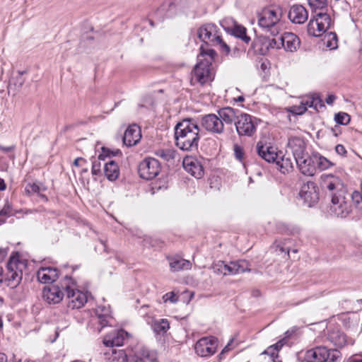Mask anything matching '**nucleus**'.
<instances>
[{
    "label": "nucleus",
    "mask_w": 362,
    "mask_h": 362,
    "mask_svg": "<svg viewBox=\"0 0 362 362\" xmlns=\"http://www.w3.org/2000/svg\"><path fill=\"white\" fill-rule=\"evenodd\" d=\"M315 171L318 169L320 170H325L333 165V163L327 158L321 156L318 153H313Z\"/></svg>",
    "instance_id": "32"
},
{
    "label": "nucleus",
    "mask_w": 362,
    "mask_h": 362,
    "mask_svg": "<svg viewBox=\"0 0 362 362\" xmlns=\"http://www.w3.org/2000/svg\"><path fill=\"white\" fill-rule=\"evenodd\" d=\"M128 337V333L124 329L115 330L105 335L103 338V344L107 347L113 348L121 346L124 340Z\"/></svg>",
    "instance_id": "17"
},
{
    "label": "nucleus",
    "mask_w": 362,
    "mask_h": 362,
    "mask_svg": "<svg viewBox=\"0 0 362 362\" xmlns=\"http://www.w3.org/2000/svg\"><path fill=\"white\" fill-rule=\"evenodd\" d=\"M299 194L308 207L313 206L319 199L318 187L312 181L307 182L301 187Z\"/></svg>",
    "instance_id": "13"
},
{
    "label": "nucleus",
    "mask_w": 362,
    "mask_h": 362,
    "mask_svg": "<svg viewBox=\"0 0 362 362\" xmlns=\"http://www.w3.org/2000/svg\"><path fill=\"white\" fill-rule=\"evenodd\" d=\"M0 362H7V357L4 353H0Z\"/></svg>",
    "instance_id": "59"
},
{
    "label": "nucleus",
    "mask_w": 362,
    "mask_h": 362,
    "mask_svg": "<svg viewBox=\"0 0 362 362\" xmlns=\"http://www.w3.org/2000/svg\"><path fill=\"white\" fill-rule=\"evenodd\" d=\"M169 261V266L170 271L173 272H180L181 270H188L192 267V264L189 261L178 258V257H168Z\"/></svg>",
    "instance_id": "29"
},
{
    "label": "nucleus",
    "mask_w": 362,
    "mask_h": 362,
    "mask_svg": "<svg viewBox=\"0 0 362 362\" xmlns=\"http://www.w3.org/2000/svg\"><path fill=\"white\" fill-rule=\"evenodd\" d=\"M310 6L317 11V10H322L327 4V0H308Z\"/></svg>",
    "instance_id": "42"
},
{
    "label": "nucleus",
    "mask_w": 362,
    "mask_h": 362,
    "mask_svg": "<svg viewBox=\"0 0 362 362\" xmlns=\"http://www.w3.org/2000/svg\"><path fill=\"white\" fill-rule=\"evenodd\" d=\"M281 18V10L277 7L264 8L258 14V24L264 30L275 36L279 33V23Z\"/></svg>",
    "instance_id": "5"
},
{
    "label": "nucleus",
    "mask_w": 362,
    "mask_h": 362,
    "mask_svg": "<svg viewBox=\"0 0 362 362\" xmlns=\"http://www.w3.org/2000/svg\"><path fill=\"white\" fill-rule=\"evenodd\" d=\"M325 187L331 192V211L337 217H345L349 214V206L344 197L343 185L341 181L333 176L325 182Z\"/></svg>",
    "instance_id": "3"
},
{
    "label": "nucleus",
    "mask_w": 362,
    "mask_h": 362,
    "mask_svg": "<svg viewBox=\"0 0 362 362\" xmlns=\"http://www.w3.org/2000/svg\"><path fill=\"white\" fill-rule=\"evenodd\" d=\"M224 268L226 269V276L235 275L249 271L245 261L230 262L229 264L225 263Z\"/></svg>",
    "instance_id": "27"
},
{
    "label": "nucleus",
    "mask_w": 362,
    "mask_h": 362,
    "mask_svg": "<svg viewBox=\"0 0 362 362\" xmlns=\"http://www.w3.org/2000/svg\"><path fill=\"white\" fill-rule=\"evenodd\" d=\"M325 38L327 39H325V43L330 49H333L337 47V38L335 33L330 32L327 36H325Z\"/></svg>",
    "instance_id": "39"
},
{
    "label": "nucleus",
    "mask_w": 362,
    "mask_h": 362,
    "mask_svg": "<svg viewBox=\"0 0 362 362\" xmlns=\"http://www.w3.org/2000/svg\"><path fill=\"white\" fill-rule=\"evenodd\" d=\"M336 97L334 95H329L326 98L325 101L328 105H332L335 100Z\"/></svg>",
    "instance_id": "56"
},
{
    "label": "nucleus",
    "mask_w": 362,
    "mask_h": 362,
    "mask_svg": "<svg viewBox=\"0 0 362 362\" xmlns=\"http://www.w3.org/2000/svg\"><path fill=\"white\" fill-rule=\"evenodd\" d=\"M341 356L337 349H328L325 346H317L305 353L306 362H335Z\"/></svg>",
    "instance_id": "7"
},
{
    "label": "nucleus",
    "mask_w": 362,
    "mask_h": 362,
    "mask_svg": "<svg viewBox=\"0 0 362 362\" xmlns=\"http://www.w3.org/2000/svg\"><path fill=\"white\" fill-rule=\"evenodd\" d=\"M352 362H362V358L354 359Z\"/></svg>",
    "instance_id": "64"
},
{
    "label": "nucleus",
    "mask_w": 362,
    "mask_h": 362,
    "mask_svg": "<svg viewBox=\"0 0 362 362\" xmlns=\"http://www.w3.org/2000/svg\"><path fill=\"white\" fill-rule=\"evenodd\" d=\"M59 272L57 268L48 267H41L37 272V277L42 284H50L54 282L59 277Z\"/></svg>",
    "instance_id": "21"
},
{
    "label": "nucleus",
    "mask_w": 362,
    "mask_h": 362,
    "mask_svg": "<svg viewBox=\"0 0 362 362\" xmlns=\"http://www.w3.org/2000/svg\"><path fill=\"white\" fill-rule=\"evenodd\" d=\"M6 185L5 184L4 180L0 177V191H4L6 189Z\"/></svg>",
    "instance_id": "58"
},
{
    "label": "nucleus",
    "mask_w": 362,
    "mask_h": 362,
    "mask_svg": "<svg viewBox=\"0 0 362 362\" xmlns=\"http://www.w3.org/2000/svg\"><path fill=\"white\" fill-rule=\"evenodd\" d=\"M199 39L204 43V47H218L220 50L228 54L230 52L229 46L223 40L221 32L217 25L214 23H205L197 30Z\"/></svg>",
    "instance_id": "4"
},
{
    "label": "nucleus",
    "mask_w": 362,
    "mask_h": 362,
    "mask_svg": "<svg viewBox=\"0 0 362 362\" xmlns=\"http://www.w3.org/2000/svg\"><path fill=\"white\" fill-rule=\"evenodd\" d=\"M351 199L356 206L361 207L362 204V195L358 191H354L351 194Z\"/></svg>",
    "instance_id": "48"
},
{
    "label": "nucleus",
    "mask_w": 362,
    "mask_h": 362,
    "mask_svg": "<svg viewBox=\"0 0 362 362\" xmlns=\"http://www.w3.org/2000/svg\"><path fill=\"white\" fill-rule=\"evenodd\" d=\"M14 149H15L14 146H4L0 145V151L5 152V153L13 151Z\"/></svg>",
    "instance_id": "54"
},
{
    "label": "nucleus",
    "mask_w": 362,
    "mask_h": 362,
    "mask_svg": "<svg viewBox=\"0 0 362 362\" xmlns=\"http://www.w3.org/2000/svg\"><path fill=\"white\" fill-rule=\"evenodd\" d=\"M14 214V211L13 210L12 206L9 204L8 202L4 204V207L1 210H0V217L2 218H5V220L13 216Z\"/></svg>",
    "instance_id": "40"
},
{
    "label": "nucleus",
    "mask_w": 362,
    "mask_h": 362,
    "mask_svg": "<svg viewBox=\"0 0 362 362\" xmlns=\"http://www.w3.org/2000/svg\"><path fill=\"white\" fill-rule=\"evenodd\" d=\"M103 166L105 175L109 180L113 181L118 178L119 169L117 163L108 158V160L103 163Z\"/></svg>",
    "instance_id": "28"
},
{
    "label": "nucleus",
    "mask_w": 362,
    "mask_h": 362,
    "mask_svg": "<svg viewBox=\"0 0 362 362\" xmlns=\"http://www.w3.org/2000/svg\"><path fill=\"white\" fill-rule=\"evenodd\" d=\"M174 6H175L174 4L170 1L165 2L164 4H163L161 5V6L160 8H158V10L156 11V13L162 15V16H168V10L171 7H174Z\"/></svg>",
    "instance_id": "44"
},
{
    "label": "nucleus",
    "mask_w": 362,
    "mask_h": 362,
    "mask_svg": "<svg viewBox=\"0 0 362 362\" xmlns=\"http://www.w3.org/2000/svg\"><path fill=\"white\" fill-rule=\"evenodd\" d=\"M225 267V262L223 261H218L216 262H214L212 266L211 269L213 272L216 274H223L226 276V269Z\"/></svg>",
    "instance_id": "43"
},
{
    "label": "nucleus",
    "mask_w": 362,
    "mask_h": 362,
    "mask_svg": "<svg viewBox=\"0 0 362 362\" xmlns=\"http://www.w3.org/2000/svg\"><path fill=\"white\" fill-rule=\"evenodd\" d=\"M268 47L281 49L282 47L281 35L277 34L274 38L269 40Z\"/></svg>",
    "instance_id": "45"
},
{
    "label": "nucleus",
    "mask_w": 362,
    "mask_h": 362,
    "mask_svg": "<svg viewBox=\"0 0 362 362\" xmlns=\"http://www.w3.org/2000/svg\"><path fill=\"white\" fill-rule=\"evenodd\" d=\"M301 105H303V107H306V110H308V107H312V105H313V102H312L311 97L301 101Z\"/></svg>",
    "instance_id": "53"
},
{
    "label": "nucleus",
    "mask_w": 362,
    "mask_h": 362,
    "mask_svg": "<svg viewBox=\"0 0 362 362\" xmlns=\"http://www.w3.org/2000/svg\"><path fill=\"white\" fill-rule=\"evenodd\" d=\"M218 114L223 123L231 124L234 120H236L237 116L235 115V110L232 107L220 109L218 111Z\"/></svg>",
    "instance_id": "31"
},
{
    "label": "nucleus",
    "mask_w": 362,
    "mask_h": 362,
    "mask_svg": "<svg viewBox=\"0 0 362 362\" xmlns=\"http://www.w3.org/2000/svg\"><path fill=\"white\" fill-rule=\"evenodd\" d=\"M259 120L246 113L237 116L235 120L236 131L239 136H252L256 132Z\"/></svg>",
    "instance_id": "10"
},
{
    "label": "nucleus",
    "mask_w": 362,
    "mask_h": 362,
    "mask_svg": "<svg viewBox=\"0 0 362 362\" xmlns=\"http://www.w3.org/2000/svg\"><path fill=\"white\" fill-rule=\"evenodd\" d=\"M276 163L279 167L280 171L284 174L289 173L293 168L291 158L285 157L284 156H279Z\"/></svg>",
    "instance_id": "33"
},
{
    "label": "nucleus",
    "mask_w": 362,
    "mask_h": 362,
    "mask_svg": "<svg viewBox=\"0 0 362 362\" xmlns=\"http://www.w3.org/2000/svg\"><path fill=\"white\" fill-rule=\"evenodd\" d=\"M312 102H313V105L312 107L315 110L318 111L319 108L324 107L325 105L322 104V102L320 97L317 95H314L311 97Z\"/></svg>",
    "instance_id": "47"
},
{
    "label": "nucleus",
    "mask_w": 362,
    "mask_h": 362,
    "mask_svg": "<svg viewBox=\"0 0 362 362\" xmlns=\"http://www.w3.org/2000/svg\"><path fill=\"white\" fill-rule=\"evenodd\" d=\"M329 339L336 346L342 347L346 344V335L339 332H332L329 334Z\"/></svg>",
    "instance_id": "35"
},
{
    "label": "nucleus",
    "mask_w": 362,
    "mask_h": 362,
    "mask_svg": "<svg viewBox=\"0 0 362 362\" xmlns=\"http://www.w3.org/2000/svg\"><path fill=\"white\" fill-rule=\"evenodd\" d=\"M288 16L292 23L303 24L308 20V12L302 5L294 4L290 8Z\"/></svg>",
    "instance_id": "20"
},
{
    "label": "nucleus",
    "mask_w": 362,
    "mask_h": 362,
    "mask_svg": "<svg viewBox=\"0 0 362 362\" xmlns=\"http://www.w3.org/2000/svg\"><path fill=\"white\" fill-rule=\"evenodd\" d=\"M315 13L308 25V33L310 35L320 37L330 28L332 20L327 13L316 11Z\"/></svg>",
    "instance_id": "9"
},
{
    "label": "nucleus",
    "mask_w": 362,
    "mask_h": 362,
    "mask_svg": "<svg viewBox=\"0 0 362 362\" xmlns=\"http://www.w3.org/2000/svg\"><path fill=\"white\" fill-rule=\"evenodd\" d=\"M6 250L0 248V257H4L6 255Z\"/></svg>",
    "instance_id": "60"
},
{
    "label": "nucleus",
    "mask_w": 362,
    "mask_h": 362,
    "mask_svg": "<svg viewBox=\"0 0 362 362\" xmlns=\"http://www.w3.org/2000/svg\"><path fill=\"white\" fill-rule=\"evenodd\" d=\"M284 344V339H282V340H279L276 344H273V346H274L276 348L275 349H276V351L278 353L279 351L282 348Z\"/></svg>",
    "instance_id": "55"
},
{
    "label": "nucleus",
    "mask_w": 362,
    "mask_h": 362,
    "mask_svg": "<svg viewBox=\"0 0 362 362\" xmlns=\"http://www.w3.org/2000/svg\"><path fill=\"white\" fill-rule=\"evenodd\" d=\"M63 289H66L67 306L71 309H78L84 305L88 297L76 288V282L70 276L66 275L61 281Z\"/></svg>",
    "instance_id": "6"
},
{
    "label": "nucleus",
    "mask_w": 362,
    "mask_h": 362,
    "mask_svg": "<svg viewBox=\"0 0 362 362\" xmlns=\"http://www.w3.org/2000/svg\"><path fill=\"white\" fill-rule=\"evenodd\" d=\"M25 267L23 262L19 260L18 256L10 257L8 264L6 277L4 282L12 288H16L21 281L23 276V268Z\"/></svg>",
    "instance_id": "8"
},
{
    "label": "nucleus",
    "mask_w": 362,
    "mask_h": 362,
    "mask_svg": "<svg viewBox=\"0 0 362 362\" xmlns=\"http://www.w3.org/2000/svg\"><path fill=\"white\" fill-rule=\"evenodd\" d=\"M202 126L208 132L221 134L223 132V123L215 114H209L202 117Z\"/></svg>",
    "instance_id": "15"
},
{
    "label": "nucleus",
    "mask_w": 362,
    "mask_h": 362,
    "mask_svg": "<svg viewBox=\"0 0 362 362\" xmlns=\"http://www.w3.org/2000/svg\"><path fill=\"white\" fill-rule=\"evenodd\" d=\"M163 299L165 302L169 301L172 303H175L178 301V297L176 296L173 291L165 293L163 296Z\"/></svg>",
    "instance_id": "49"
},
{
    "label": "nucleus",
    "mask_w": 362,
    "mask_h": 362,
    "mask_svg": "<svg viewBox=\"0 0 362 362\" xmlns=\"http://www.w3.org/2000/svg\"><path fill=\"white\" fill-rule=\"evenodd\" d=\"M45 189H46L44 187H42L36 183H28L25 187V191L27 194L31 195L33 194H38L42 198L47 201V198L46 196L40 194L41 191H45Z\"/></svg>",
    "instance_id": "38"
},
{
    "label": "nucleus",
    "mask_w": 362,
    "mask_h": 362,
    "mask_svg": "<svg viewBox=\"0 0 362 362\" xmlns=\"http://www.w3.org/2000/svg\"><path fill=\"white\" fill-rule=\"evenodd\" d=\"M95 313L101 328L112 325L113 317L111 315L110 307L99 305L95 308Z\"/></svg>",
    "instance_id": "25"
},
{
    "label": "nucleus",
    "mask_w": 362,
    "mask_h": 362,
    "mask_svg": "<svg viewBox=\"0 0 362 362\" xmlns=\"http://www.w3.org/2000/svg\"><path fill=\"white\" fill-rule=\"evenodd\" d=\"M81 162H85L82 158H77L74 160V165L75 166H79Z\"/></svg>",
    "instance_id": "57"
},
{
    "label": "nucleus",
    "mask_w": 362,
    "mask_h": 362,
    "mask_svg": "<svg viewBox=\"0 0 362 362\" xmlns=\"http://www.w3.org/2000/svg\"><path fill=\"white\" fill-rule=\"evenodd\" d=\"M200 129L190 119H183L175 127V145L182 151H192L197 149Z\"/></svg>",
    "instance_id": "1"
},
{
    "label": "nucleus",
    "mask_w": 362,
    "mask_h": 362,
    "mask_svg": "<svg viewBox=\"0 0 362 362\" xmlns=\"http://www.w3.org/2000/svg\"><path fill=\"white\" fill-rule=\"evenodd\" d=\"M282 47L288 52H295L300 47L298 37L292 33H284L281 35Z\"/></svg>",
    "instance_id": "26"
},
{
    "label": "nucleus",
    "mask_w": 362,
    "mask_h": 362,
    "mask_svg": "<svg viewBox=\"0 0 362 362\" xmlns=\"http://www.w3.org/2000/svg\"><path fill=\"white\" fill-rule=\"evenodd\" d=\"M199 50L198 62L193 70L192 80L204 85L212 80L211 66L216 53L213 49L204 47V45L200 46Z\"/></svg>",
    "instance_id": "2"
},
{
    "label": "nucleus",
    "mask_w": 362,
    "mask_h": 362,
    "mask_svg": "<svg viewBox=\"0 0 362 362\" xmlns=\"http://www.w3.org/2000/svg\"><path fill=\"white\" fill-rule=\"evenodd\" d=\"M301 172L305 175L313 176L315 174V165L313 153L309 155L308 153L295 160Z\"/></svg>",
    "instance_id": "16"
},
{
    "label": "nucleus",
    "mask_w": 362,
    "mask_h": 362,
    "mask_svg": "<svg viewBox=\"0 0 362 362\" xmlns=\"http://www.w3.org/2000/svg\"><path fill=\"white\" fill-rule=\"evenodd\" d=\"M237 100H238V101H239V102H243V101H244V98H243V96H239V97L238 98Z\"/></svg>",
    "instance_id": "63"
},
{
    "label": "nucleus",
    "mask_w": 362,
    "mask_h": 362,
    "mask_svg": "<svg viewBox=\"0 0 362 362\" xmlns=\"http://www.w3.org/2000/svg\"><path fill=\"white\" fill-rule=\"evenodd\" d=\"M246 28L240 25H235L232 29V34L236 37L241 39L244 42L248 44L250 41V37L247 35Z\"/></svg>",
    "instance_id": "37"
},
{
    "label": "nucleus",
    "mask_w": 362,
    "mask_h": 362,
    "mask_svg": "<svg viewBox=\"0 0 362 362\" xmlns=\"http://www.w3.org/2000/svg\"><path fill=\"white\" fill-rule=\"evenodd\" d=\"M234 155L237 160L243 161L244 159V150L242 146L235 144L233 146Z\"/></svg>",
    "instance_id": "46"
},
{
    "label": "nucleus",
    "mask_w": 362,
    "mask_h": 362,
    "mask_svg": "<svg viewBox=\"0 0 362 362\" xmlns=\"http://www.w3.org/2000/svg\"><path fill=\"white\" fill-rule=\"evenodd\" d=\"M276 230L281 234L291 235H298L300 232V228L298 226L284 222H278L276 223Z\"/></svg>",
    "instance_id": "30"
},
{
    "label": "nucleus",
    "mask_w": 362,
    "mask_h": 362,
    "mask_svg": "<svg viewBox=\"0 0 362 362\" xmlns=\"http://www.w3.org/2000/svg\"><path fill=\"white\" fill-rule=\"evenodd\" d=\"M287 147L291 151L295 160L307 153L305 151V143L300 137H291L288 139Z\"/></svg>",
    "instance_id": "24"
},
{
    "label": "nucleus",
    "mask_w": 362,
    "mask_h": 362,
    "mask_svg": "<svg viewBox=\"0 0 362 362\" xmlns=\"http://www.w3.org/2000/svg\"><path fill=\"white\" fill-rule=\"evenodd\" d=\"M218 346V339L214 337H205L199 339L195 345V353L200 357H209L214 354Z\"/></svg>",
    "instance_id": "11"
},
{
    "label": "nucleus",
    "mask_w": 362,
    "mask_h": 362,
    "mask_svg": "<svg viewBox=\"0 0 362 362\" xmlns=\"http://www.w3.org/2000/svg\"><path fill=\"white\" fill-rule=\"evenodd\" d=\"M151 327L157 334H164L169 329L170 324L167 319H160L153 321Z\"/></svg>",
    "instance_id": "34"
},
{
    "label": "nucleus",
    "mask_w": 362,
    "mask_h": 362,
    "mask_svg": "<svg viewBox=\"0 0 362 362\" xmlns=\"http://www.w3.org/2000/svg\"><path fill=\"white\" fill-rule=\"evenodd\" d=\"M155 154L164 161L169 162L175 159L176 151L173 148H160L155 152Z\"/></svg>",
    "instance_id": "36"
},
{
    "label": "nucleus",
    "mask_w": 362,
    "mask_h": 362,
    "mask_svg": "<svg viewBox=\"0 0 362 362\" xmlns=\"http://www.w3.org/2000/svg\"><path fill=\"white\" fill-rule=\"evenodd\" d=\"M160 170V165L153 158H146L139 165V173L141 178L151 180L156 177Z\"/></svg>",
    "instance_id": "12"
},
{
    "label": "nucleus",
    "mask_w": 362,
    "mask_h": 362,
    "mask_svg": "<svg viewBox=\"0 0 362 362\" xmlns=\"http://www.w3.org/2000/svg\"><path fill=\"white\" fill-rule=\"evenodd\" d=\"M183 167L187 173L196 178H201L204 174L202 163L195 158H185L183 160Z\"/></svg>",
    "instance_id": "19"
},
{
    "label": "nucleus",
    "mask_w": 362,
    "mask_h": 362,
    "mask_svg": "<svg viewBox=\"0 0 362 362\" xmlns=\"http://www.w3.org/2000/svg\"><path fill=\"white\" fill-rule=\"evenodd\" d=\"M335 122L339 124L346 125L350 122V117L347 113L339 112L334 116Z\"/></svg>",
    "instance_id": "41"
},
{
    "label": "nucleus",
    "mask_w": 362,
    "mask_h": 362,
    "mask_svg": "<svg viewBox=\"0 0 362 362\" xmlns=\"http://www.w3.org/2000/svg\"><path fill=\"white\" fill-rule=\"evenodd\" d=\"M275 349L276 348L272 345L264 350L261 354L269 355L272 359L276 358L278 357V354Z\"/></svg>",
    "instance_id": "50"
},
{
    "label": "nucleus",
    "mask_w": 362,
    "mask_h": 362,
    "mask_svg": "<svg viewBox=\"0 0 362 362\" xmlns=\"http://www.w3.org/2000/svg\"><path fill=\"white\" fill-rule=\"evenodd\" d=\"M133 362H145L144 360L141 358H136L134 360Z\"/></svg>",
    "instance_id": "62"
},
{
    "label": "nucleus",
    "mask_w": 362,
    "mask_h": 362,
    "mask_svg": "<svg viewBox=\"0 0 362 362\" xmlns=\"http://www.w3.org/2000/svg\"><path fill=\"white\" fill-rule=\"evenodd\" d=\"M120 153L119 150H117L115 153L111 151L108 148L105 147L102 148V151L98 156V158L95 159L92 163V174L93 175H98L101 172V167L103 164H102L101 161L106 162V158H111L112 156L116 154Z\"/></svg>",
    "instance_id": "22"
},
{
    "label": "nucleus",
    "mask_w": 362,
    "mask_h": 362,
    "mask_svg": "<svg viewBox=\"0 0 362 362\" xmlns=\"http://www.w3.org/2000/svg\"><path fill=\"white\" fill-rule=\"evenodd\" d=\"M335 151L340 156H345L346 153V150L342 144L337 145L335 147Z\"/></svg>",
    "instance_id": "52"
},
{
    "label": "nucleus",
    "mask_w": 362,
    "mask_h": 362,
    "mask_svg": "<svg viewBox=\"0 0 362 362\" xmlns=\"http://www.w3.org/2000/svg\"><path fill=\"white\" fill-rule=\"evenodd\" d=\"M256 148L258 155L268 163H276L279 158V154L274 147L263 144L262 141L257 142Z\"/></svg>",
    "instance_id": "18"
},
{
    "label": "nucleus",
    "mask_w": 362,
    "mask_h": 362,
    "mask_svg": "<svg viewBox=\"0 0 362 362\" xmlns=\"http://www.w3.org/2000/svg\"><path fill=\"white\" fill-rule=\"evenodd\" d=\"M293 113L296 115H302L306 111V107H303L301 103L299 105H295L293 107Z\"/></svg>",
    "instance_id": "51"
},
{
    "label": "nucleus",
    "mask_w": 362,
    "mask_h": 362,
    "mask_svg": "<svg viewBox=\"0 0 362 362\" xmlns=\"http://www.w3.org/2000/svg\"><path fill=\"white\" fill-rule=\"evenodd\" d=\"M64 292H66V289L62 288L60 281L59 284L45 287L42 291V297L48 303L57 304L62 300Z\"/></svg>",
    "instance_id": "14"
},
{
    "label": "nucleus",
    "mask_w": 362,
    "mask_h": 362,
    "mask_svg": "<svg viewBox=\"0 0 362 362\" xmlns=\"http://www.w3.org/2000/svg\"><path fill=\"white\" fill-rule=\"evenodd\" d=\"M3 273V269L0 267V284H2L4 281V279H3L2 276Z\"/></svg>",
    "instance_id": "61"
},
{
    "label": "nucleus",
    "mask_w": 362,
    "mask_h": 362,
    "mask_svg": "<svg viewBox=\"0 0 362 362\" xmlns=\"http://www.w3.org/2000/svg\"><path fill=\"white\" fill-rule=\"evenodd\" d=\"M141 129L136 124L130 125L125 131L123 142L127 146L136 145L141 139Z\"/></svg>",
    "instance_id": "23"
}]
</instances>
